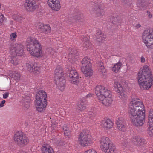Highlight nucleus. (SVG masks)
Instances as JSON below:
<instances>
[{
	"label": "nucleus",
	"mask_w": 153,
	"mask_h": 153,
	"mask_svg": "<svg viewBox=\"0 0 153 153\" xmlns=\"http://www.w3.org/2000/svg\"><path fill=\"white\" fill-rule=\"evenodd\" d=\"M47 94L43 91H38L36 94V101H46Z\"/></svg>",
	"instance_id": "obj_16"
},
{
	"label": "nucleus",
	"mask_w": 153,
	"mask_h": 153,
	"mask_svg": "<svg viewBox=\"0 0 153 153\" xmlns=\"http://www.w3.org/2000/svg\"><path fill=\"white\" fill-rule=\"evenodd\" d=\"M81 39L83 42V45L85 50L91 48V44L89 42L88 37L83 36L81 37Z\"/></svg>",
	"instance_id": "obj_20"
},
{
	"label": "nucleus",
	"mask_w": 153,
	"mask_h": 153,
	"mask_svg": "<svg viewBox=\"0 0 153 153\" xmlns=\"http://www.w3.org/2000/svg\"><path fill=\"white\" fill-rule=\"evenodd\" d=\"M56 121L53 120L52 122L51 126L53 128L56 127Z\"/></svg>",
	"instance_id": "obj_50"
},
{
	"label": "nucleus",
	"mask_w": 153,
	"mask_h": 153,
	"mask_svg": "<svg viewBox=\"0 0 153 153\" xmlns=\"http://www.w3.org/2000/svg\"><path fill=\"white\" fill-rule=\"evenodd\" d=\"M102 127L106 129H109L113 126V123L110 119H106L102 120L101 122Z\"/></svg>",
	"instance_id": "obj_18"
},
{
	"label": "nucleus",
	"mask_w": 153,
	"mask_h": 153,
	"mask_svg": "<svg viewBox=\"0 0 153 153\" xmlns=\"http://www.w3.org/2000/svg\"><path fill=\"white\" fill-rule=\"evenodd\" d=\"M82 71L86 76H90L92 75L93 71L91 68L90 60L86 57L84 58L81 62Z\"/></svg>",
	"instance_id": "obj_8"
},
{
	"label": "nucleus",
	"mask_w": 153,
	"mask_h": 153,
	"mask_svg": "<svg viewBox=\"0 0 153 153\" xmlns=\"http://www.w3.org/2000/svg\"><path fill=\"white\" fill-rule=\"evenodd\" d=\"M13 18L15 20L18 22H20L23 19L22 17L19 16V15L14 16L13 17Z\"/></svg>",
	"instance_id": "obj_40"
},
{
	"label": "nucleus",
	"mask_w": 153,
	"mask_h": 153,
	"mask_svg": "<svg viewBox=\"0 0 153 153\" xmlns=\"http://www.w3.org/2000/svg\"><path fill=\"white\" fill-rule=\"evenodd\" d=\"M95 93L100 102L106 106H109L112 102L111 91L105 87L98 85L95 88Z\"/></svg>",
	"instance_id": "obj_3"
},
{
	"label": "nucleus",
	"mask_w": 153,
	"mask_h": 153,
	"mask_svg": "<svg viewBox=\"0 0 153 153\" xmlns=\"http://www.w3.org/2000/svg\"><path fill=\"white\" fill-rule=\"evenodd\" d=\"M63 73L62 68L60 66H57L55 71V79L63 77Z\"/></svg>",
	"instance_id": "obj_22"
},
{
	"label": "nucleus",
	"mask_w": 153,
	"mask_h": 153,
	"mask_svg": "<svg viewBox=\"0 0 153 153\" xmlns=\"http://www.w3.org/2000/svg\"><path fill=\"white\" fill-rule=\"evenodd\" d=\"M93 96V94L91 93L88 94L87 95V97H92Z\"/></svg>",
	"instance_id": "obj_58"
},
{
	"label": "nucleus",
	"mask_w": 153,
	"mask_h": 153,
	"mask_svg": "<svg viewBox=\"0 0 153 153\" xmlns=\"http://www.w3.org/2000/svg\"><path fill=\"white\" fill-rule=\"evenodd\" d=\"M153 120V110H150L149 116V120Z\"/></svg>",
	"instance_id": "obj_42"
},
{
	"label": "nucleus",
	"mask_w": 153,
	"mask_h": 153,
	"mask_svg": "<svg viewBox=\"0 0 153 153\" xmlns=\"http://www.w3.org/2000/svg\"><path fill=\"white\" fill-rule=\"evenodd\" d=\"M84 153H97V152L94 150L90 149L85 152Z\"/></svg>",
	"instance_id": "obj_48"
},
{
	"label": "nucleus",
	"mask_w": 153,
	"mask_h": 153,
	"mask_svg": "<svg viewBox=\"0 0 153 153\" xmlns=\"http://www.w3.org/2000/svg\"><path fill=\"white\" fill-rule=\"evenodd\" d=\"M48 3L51 8L55 11L58 10L60 8V5L58 0H48Z\"/></svg>",
	"instance_id": "obj_14"
},
{
	"label": "nucleus",
	"mask_w": 153,
	"mask_h": 153,
	"mask_svg": "<svg viewBox=\"0 0 153 153\" xmlns=\"http://www.w3.org/2000/svg\"><path fill=\"white\" fill-rule=\"evenodd\" d=\"M140 61L141 63H145L146 62L145 58L143 56H141L140 57Z\"/></svg>",
	"instance_id": "obj_52"
},
{
	"label": "nucleus",
	"mask_w": 153,
	"mask_h": 153,
	"mask_svg": "<svg viewBox=\"0 0 153 153\" xmlns=\"http://www.w3.org/2000/svg\"><path fill=\"white\" fill-rule=\"evenodd\" d=\"M47 105L46 101H36L35 105L37 110L41 112L43 111Z\"/></svg>",
	"instance_id": "obj_17"
},
{
	"label": "nucleus",
	"mask_w": 153,
	"mask_h": 153,
	"mask_svg": "<svg viewBox=\"0 0 153 153\" xmlns=\"http://www.w3.org/2000/svg\"><path fill=\"white\" fill-rule=\"evenodd\" d=\"M153 77L151 70L147 65L141 68L138 73V82L142 89H148L153 84Z\"/></svg>",
	"instance_id": "obj_2"
},
{
	"label": "nucleus",
	"mask_w": 153,
	"mask_h": 153,
	"mask_svg": "<svg viewBox=\"0 0 153 153\" xmlns=\"http://www.w3.org/2000/svg\"><path fill=\"white\" fill-rule=\"evenodd\" d=\"M147 15L148 16V17L149 18H152V15L151 14L150 12L149 11H147Z\"/></svg>",
	"instance_id": "obj_55"
},
{
	"label": "nucleus",
	"mask_w": 153,
	"mask_h": 153,
	"mask_svg": "<svg viewBox=\"0 0 153 153\" xmlns=\"http://www.w3.org/2000/svg\"><path fill=\"white\" fill-rule=\"evenodd\" d=\"M17 36L16 33H13L10 35V38L11 40H13Z\"/></svg>",
	"instance_id": "obj_44"
},
{
	"label": "nucleus",
	"mask_w": 153,
	"mask_h": 153,
	"mask_svg": "<svg viewBox=\"0 0 153 153\" xmlns=\"http://www.w3.org/2000/svg\"><path fill=\"white\" fill-rule=\"evenodd\" d=\"M9 93L7 92H6L4 94H3V97L4 99L6 98L8 96Z\"/></svg>",
	"instance_id": "obj_53"
},
{
	"label": "nucleus",
	"mask_w": 153,
	"mask_h": 153,
	"mask_svg": "<svg viewBox=\"0 0 153 153\" xmlns=\"http://www.w3.org/2000/svg\"><path fill=\"white\" fill-rule=\"evenodd\" d=\"M78 74L76 71L74 69V68H71V69H69V71L68 73L69 78L72 77H76L78 76Z\"/></svg>",
	"instance_id": "obj_26"
},
{
	"label": "nucleus",
	"mask_w": 153,
	"mask_h": 153,
	"mask_svg": "<svg viewBox=\"0 0 153 153\" xmlns=\"http://www.w3.org/2000/svg\"><path fill=\"white\" fill-rule=\"evenodd\" d=\"M148 126V128H153V120H149Z\"/></svg>",
	"instance_id": "obj_46"
},
{
	"label": "nucleus",
	"mask_w": 153,
	"mask_h": 153,
	"mask_svg": "<svg viewBox=\"0 0 153 153\" xmlns=\"http://www.w3.org/2000/svg\"><path fill=\"white\" fill-rule=\"evenodd\" d=\"M117 127L119 130L124 132L126 130L125 120L123 118H119L117 122Z\"/></svg>",
	"instance_id": "obj_15"
},
{
	"label": "nucleus",
	"mask_w": 153,
	"mask_h": 153,
	"mask_svg": "<svg viewBox=\"0 0 153 153\" xmlns=\"http://www.w3.org/2000/svg\"><path fill=\"white\" fill-rule=\"evenodd\" d=\"M56 83L59 88L62 91L64 88L65 82V80L64 79L63 77L59 78L58 79H55Z\"/></svg>",
	"instance_id": "obj_21"
},
{
	"label": "nucleus",
	"mask_w": 153,
	"mask_h": 153,
	"mask_svg": "<svg viewBox=\"0 0 153 153\" xmlns=\"http://www.w3.org/2000/svg\"><path fill=\"white\" fill-rule=\"evenodd\" d=\"M122 1L125 3H127L129 1V0H122Z\"/></svg>",
	"instance_id": "obj_59"
},
{
	"label": "nucleus",
	"mask_w": 153,
	"mask_h": 153,
	"mask_svg": "<svg viewBox=\"0 0 153 153\" xmlns=\"http://www.w3.org/2000/svg\"><path fill=\"white\" fill-rule=\"evenodd\" d=\"M90 137V135L86 133L85 130L82 131L79 135L78 138L79 143L83 146L91 144L92 142Z\"/></svg>",
	"instance_id": "obj_9"
},
{
	"label": "nucleus",
	"mask_w": 153,
	"mask_h": 153,
	"mask_svg": "<svg viewBox=\"0 0 153 153\" xmlns=\"http://www.w3.org/2000/svg\"><path fill=\"white\" fill-rule=\"evenodd\" d=\"M122 64L120 62L115 64L112 68V71L115 72H117L120 70L121 66Z\"/></svg>",
	"instance_id": "obj_31"
},
{
	"label": "nucleus",
	"mask_w": 153,
	"mask_h": 153,
	"mask_svg": "<svg viewBox=\"0 0 153 153\" xmlns=\"http://www.w3.org/2000/svg\"><path fill=\"white\" fill-rule=\"evenodd\" d=\"M10 49L12 51V54L19 56L23 54L24 47L21 43H16L12 45L10 47Z\"/></svg>",
	"instance_id": "obj_10"
},
{
	"label": "nucleus",
	"mask_w": 153,
	"mask_h": 153,
	"mask_svg": "<svg viewBox=\"0 0 153 153\" xmlns=\"http://www.w3.org/2000/svg\"><path fill=\"white\" fill-rule=\"evenodd\" d=\"M138 6L140 8H143L145 7V3L143 0H139L137 3Z\"/></svg>",
	"instance_id": "obj_37"
},
{
	"label": "nucleus",
	"mask_w": 153,
	"mask_h": 153,
	"mask_svg": "<svg viewBox=\"0 0 153 153\" xmlns=\"http://www.w3.org/2000/svg\"><path fill=\"white\" fill-rule=\"evenodd\" d=\"M24 5L25 8L28 12L33 11L38 6L35 1L33 0H26Z\"/></svg>",
	"instance_id": "obj_11"
},
{
	"label": "nucleus",
	"mask_w": 153,
	"mask_h": 153,
	"mask_svg": "<svg viewBox=\"0 0 153 153\" xmlns=\"http://www.w3.org/2000/svg\"><path fill=\"white\" fill-rule=\"evenodd\" d=\"M145 111L142 101L133 98L129 104L128 113L131 122L137 126L143 125L144 122Z\"/></svg>",
	"instance_id": "obj_1"
},
{
	"label": "nucleus",
	"mask_w": 153,
	"mask_h": 153,
	"mask_svg": "<svg viewBox=\"0 0 153 153\" xmlns=\"http://www.w3.org/2000/svg\"><path fill=\"white\" fill-rule=\"evenodd\" d=\"M95 116V114L91 111L89 112L88 116L91 120L93 119Z\"/></svg>",
	"instance_id": "obj_43"
},
{
	"label": "nucleus",
	"mask_w": 153,
	"mask_h": 153,
	"mask_svg": "<svg viewBox=\"0 0 153 153\" xmlns=\"http://www.w3.org/2000/svg\"><path fill=\"white\" fill-rule=\"evenodd\" d=\"M120 91V93H117L119 94V97L122 100H126L127 97L126 92L124 90H123L122 91Z\"/></svg>",
	"instance_id": "obj_33"
},
{
	"label": "nucleus",
	"mask_w": 153,
	"mask_h": 153,
	"mask_svg": "<svg viewBox=\"0 0 153 153\" xmlns=\"http://www.w3.org/2000/svg\"><path fill=\"white\" fill-rule=\"evenodd\" d=\"M86 108V106L85 105L83 101H82L77 108L78 110L80 111H82L83 110L85 109Z\"/></svg>",
	"instance_id": "obj_34"
},
{
	"label": "nucleus",
	"mask_w": 153,
	"mask_h": 153,
	"mask_svg": "<svg viewBox=\"0 0 153 153\" xmlns=\"http://www.w3.org/2000/svg\"><path fill=\"white\" fill-rule=\"evenodd\" d=\"M148 131L149 134L150 136H153V128H148Z\"/></svg>",
	"instance_id": "obj_47"
},
{
	"label": "nucleus",
	"mask_w": 153,
	"mask_h": 153,
	"mask_svg": "<svg viewBox=\"0 0 153 153\" xmlns=\"http://www.w3.org/2000/svg\"><path fill=\"white\" fill-rule=\"evenodd\" d=\"M5 20V18L4 17V15L0 13V25H2Z\"/></svg>",
	"instance_id": "obj_41"
},
{
	"label": "nucleus",
	"mask_w": 153,
	"mask_h": 153,
	"mask_svg": "<svg viewBox=\"0 0 153 153\" xmlns=\"http://www.w3.org/2000/svg\"><path fill=\"white\" fill-rule=\"evenodd\" d=\"M63 128L65 136L66 137H69L70 133L68 126L66 125H64Z\"/></svg>",
	"instance_id": "obj_32"
},
{
	"label": "nucleus",
	"mask_w": 153,
	"mask_h": 153,
	"mask_svg": "<svg viewBox=\"0 0 153 153\" xmlns=\"http://www.w3.org/2000/svg\"><path fill=\"white\" fill-rule=\"evenodd\" d=\"M46 52L48 53L50 56L53 58H54L57 56V53L55 50L51 48H48Z\"/></svg>",
	"instance_id": "obj_25"
},
{
	"label": "nucleus",
	"mask_w": 153,
	"mask_h": 153,
	"mask_svg": "<svg viewBox=\"0 0 153 153\" xmlns=\"http://www.w3.org/2000/svg\"><path fill=\"white\" fill-rule=\"evenodd\" d=\"M132 143L134 145L141 147L143 146L146 142L145 139L137 136H134L131 139Z\"/></svg>",
	"instance_id": "obj_13"
},
{
	"label": "nucleus",
	"mask_w": 153,
	"mask_h": 153,
	"mask_svg": "<svg viewBox=\"0 0 153 153\" xmlns=\"http://www.w3.org/2000/svg\"><path fill=\"white\" fill-rule=\"evenodd\" d=\"M10 22H10V23L11 24H12V21H10Z\"/></svg>",
	"instance_id": "obj_60"
},
{
	"label": "nucleus",
	"mask_w": 153,
	"mask_h": 153,
	"mask_svg": "<svg viewBox=\"0 0 153 153\" xmlns=\"http://www.w3.org/2000/svg\"><path fill=\"white\" fill-rule=\"evenodd\" d=\"M6 101L4 100L2 101L0 103V107H1L4 106V104L5 103Z\"/></svg>",
	"instance_id": "obj_54"
},
{
	"label": "nucleus",
	"mask_w": 153,
	"mask_h": 153,
	"mask_svg": "<svg viewBox=\"0 0 153 153\" xmlns=\"http://www.w3.org/2000/svg\"><path fill=\"white\" fill-rule=\"evenodd\" d=\"M100 148L105 153H113L115 147L111 141L107 137H102L100 140Z\"/></svg>",
	"instance_id": "obj_5"
},
{
	"label": "nucleus",
	"mask_w": 153,
	"mask_h": 153,
	"mask_svg": "<svg viewBox=\"0 0 153 153\" xmlns=\"http://www.w3.org/2000/svg\"><path fill=\"white\" fill-rule=\"evenodd\" d=\"M42 153H54L51 147L48 144H44L41 148Z\"/></svg>",
	"instance_id": "obj_23"
},
{
	"label": "nucleus",
	"mask_w": 153,
	"mask_h": 153,
	"mask_svg": "<svg viewBox=\"0 0 153 153\" xmlns=\"http://www.w3.org/2000/svg\"><path fill=\"white\" fill-rule=\"evenodd\" d=\"M27 50L31 55L37 57L42 55V48L37 40L30 38L27 40Z\"/></svg>",
	"instance_id": "obj_4"
},
{
	"label": "nucleus",
	"mask_w": 153,
	"mask_h": 153,
	"mask_svg": "<svg viewBox=\"0 0 153 153\" xmlns=\"http://www.w3.org/2000/svg\"><path fill=\"white\" fill-rule=\"evenodd\" d=\"M101 7L100 6H98L96 8H95L97 16L100 18H102L103 15V11Z\"/></svg>",
	"instance_id": "obj_30"
},
{
	"label": "nucleus",
	"mask_w": 153,
	"mask_h": 153,
	"mask_svg": "<svg viewBox=\"0 0 153 153\" xmlns=\"http://www.w3.org/2000/svg\"><path fill=\"white\" fill-rule=\"evenodd\" d=\"M29 99H30V98H29V97H28V100H29Z\"/></svg>",
	"instance_id": "obj_61"
},
{
	"label": "nucleus",
	"mask_w": 153,
	"mask_h": 153,
	"mask_svg": "<svg viewBox=\"0 0 153 153\" xmlns=\"http://www.w3.org/2000/svg\"><path fill=\"white\" fill-rule=\"evenodd\" d=\"M36 27L41 33L47 34L51 32V27L48 25H44L42 23H38L36 24Z\"/></svg>",
	"instance_id": "obj_12"
},
{
	"label": "nucleus",
	"mask_w": 153,
	"mask_h": 153,
	"mask_svg": "<svg viewBox=\"0 0 153 153\" xmlns=\"http://www.w3.org/2000/svg\"><path fill=\"white\" fill-rule=\"evenodd\" d=\"M141 26L139 24H137L135 26V27L136 28L138 29Z\"/></svg>",
	"instance_id": "obj_57"
},
{
	"label": "nucleus",
	"mask_w": 153,
	"mask_h": 153,
	"mask_svg": "<svg viewBox=\"0 0 153 153\" xmlns=\"http://www.w3.org/2000/svg\"><path fill=\"white\" fill-rule=\"evenodd\" d=\"M78 76L76 77H72L69 78V79L70 82L74 84H76L78 82Z\"/></svg>",
	"instance_id": "obj_35"
},
{
	"label": "nucleus",
	"mask_w": 153,
	"mask_h": 153,
	"mask_svg": "<svg viewBox=\"0 0 153 153\" xmlns=\"http://www.w3.org/2000/svg\"><path fill=\"white\" fill-rule=\"evenodd\" d=\"M70 53L68 55V59L70 61H74L75 59H76V57L78 55L77 51L74 49H72L71 48L69 49Z\"/></svg>",
	"instance_id": "obj_19"
},
{
	"label": "nucleus",
	"mask_w": 153,
	"mask_h": 153,
	"mask_svg": "<svg viewBox=\"0 0 153 153\" xmlns=\"http://www.w3.org/2000/svg\"><path fill=\"white\" fill-rule=\"evenodd\" d=\"M74 18L75 19V20H79L81 19V17L80 15H76L74 16Z\"/></svg>",
	"instance_id": "obj_51"
},
{
	"label": "nucleus",
	"mask_w": 153,
	"mask_h": 153,
	"mask_svg": "<svg viewBox=\"0 0 153 153\" xmlns=\"http://www.w3.org/2000/svg\"><path fill=\"white\" fill-rule=\"evenodd\" d=\"M144 43L149 49H153V29L145 30L142 35Z\"/></svg>",
	"instance_id": "obj_6"
},
{
	"label": "nucleus",
	"mask_w": 153,
	"mask_h": 153,
	"mask_svg": "<svg viewBox=\"0 0 153 153\" xmlns=\"http://www.w3.org/2000/svg\"><path fill=\"white\" fill-rule=\"evenodd\" d=\"M101 74H104L106 71L104 66L97 68Z\"/></svg>",
	"instance_id": "obj_38"
},
{
	"label": "nucleus",
	"mask_w": 153,
	"mask_h": 153,
	"mask_svg": "<svg viewBox=\"0 0 153 153\" xmlns=\"http://www.w3.org/2000/svg\"><path fill=\"white\" fill-rule=\"evenodd\" d=\"M115 91L117 93H120L123 90V88L121 84L117 82H115L114 84Z\"/></svg>",
	"instance_id": "obj_27"
},
{
	"label": "nucleus",
	"mask_w": 153,
	"mask_h": 153,
	"mask_svg": "<svg viewBox=\"0 0 153 153\" xmlns=\"http://www.w3.org/2000/svg\"><path fill=\"white\" fill-rule=\"evenodd\" d=\"M40 70V68L36 64H35L33 67V72L36 73L37 72H39Z\"/></svg>",
	"instance_id": "obj_39"
},
{
	"label": "nucleus",
	"mask_w": 153,
	"mask_h": 153,
	"mask_svg": "<svg viewBox=\"0 0 153 153\" xmlns=\"http://www.w3.org/2000/svg\"><path fill=\"white\" fill-rule=\"evenodd\" d=\"M103 66V64L102 61H100L97 63V68Z\"/></svg>",
	"instance_id": "obj_49"
},
{
	"label": "nucleus",
	"mask_w": 153,
	"mask_h": 153,
	"mask_svg": "<svg viewBox=\"0 0 153 153\" xmlns=\"http://www.w3.org/2000/svg\"><path fill=\"white\" fill-rule=\"evenodd\" d=\"M13 140L15 143L19 146L22 147L27 145L29 142L28 137L22 132L19 131L14 134Z\"/></svg>",
	"instance_id": "obj_7"
},
{
	"label": "nucleus",
	"mask_w": 153,
	"mask_h": 153,
	"mask_svg": "<svg viewBox=\"0 0 153 153\" xmlns=\"http://www.w3.org/2000/svg\"><path fill=\"white\" fill-rule=\"evenodd\" d=\"M12 77L16 80H18L20 79V75L18 72H15L12 74Z\"/></svg>",
	"instance_id": "obj_36"
},
{
	"label": "nucleus",
	"mask_w": 153,
	"mask_h": 153,
	"mask_svg": "<svg viewBox=\"0 0 153 153\" xmlns=\"http://www.w3.org/2000/svg\"><path fill=\"white\" fill-rule=\"evenodd\" d=\"M96 39L97 41L100 42L104 40L106 37L104 33L100 31H98L96 35Z\"/></svg>",
	"instance_id": "obj_24"
},
{
	"label": "nucleus",
	"mask_w": 153,
	"mask_h": 153,
	"mask_svg": "<svg viewBox=\"0 0 153 153\" xmlns=\"http://www.w3.org/2000/svg\"><path fill=\"white\" fill-rule=\"evenodd\" d=\"M24 107L26 109L28 108L29 107V103L28 102H27V104L24 105Z\"/></svg>",
	"instance_id": "obj_56"
},
{
	"label": "nucleus",
	"mask_w": 153,
	"mask_h": 153,
	"mask_svg": "<svg viewBox=\"0 0 153 153\" xmlns=\"http://www.w3.org/2000/svg\"><path fill=\"white\" fill-rule=\"evenodd\" d=\"M122 145L124 147H126L128 145V143L126 140H125L122 141Z\"/></svg>",
	"instance_id": "obj_45"
},
{
	"label": "nucleus",
	"mask_w": 153,
	"mask_h": 153,
	"mask_svg": "<svg viewBox=\"0 0 153 153\" xmlns=\"http://www.w3.org/2000/svg\"><path fill=\"white\" fill-rule=\"evenodd\" d=\"M16 55L12 53L10 56V62L14 65H17L19 64V61L16 58Z\"/></svg>",
	"instance_id": "obj_28"
},
{
	"label": "nucleus",
	"mask_w": 153,
	"mask_h": 153,
	"mask_svg": "<svg viewBox=\"0 0 153 153\" xmlns=\"http://www.w3.org/2000/svg\"><path fill=\"white\" fill-rule=\"evenodd\" d=\"M35 64L34 63H32L30 61L27 62L26 64L27 68L30 72H32L33 71Z\"/></svg>",
	"instance_id": "obj_29"
}]
</instances>
